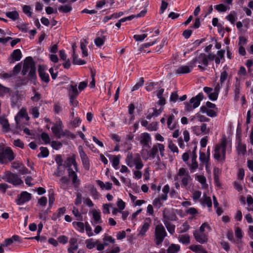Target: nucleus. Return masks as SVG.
I'll return each mask as SVG.
<instances>
[{
	"label": "nucleus",
	"mask_w": 253,
	"mask_h": 253,
	"mask_svg": "<svg viewBox=\"0 0 253 253\" xmlns=\"http://www.w3.org/2000/svg\"><path fill=\"white\" fill-rule=\"evenodd\" d=\"M226 145L227 140L224 136L221 138L220 143L215 146L213 155L215 159L218 161L221 159L222 162L225 161Z\"/></svg>",
	"instance_id": "obj_1"
},
{
	"label": "nucleus",
	"mask_w": 253,
	"mask_h": 253,
	"mask_svg": "<svg viewBox=\"0 0 253 253\" xmlns=\"http://www.w3.org/2000/svg\"><path fill=\"white\" fill-rule=\"evenodd\" d=\"M36 67L35 62L31 57H28L26 58L23 65L22 74L25 76L29 72L28 76L31 79H35L36 76Z\"/></svg>",
	"instance_id": "obj_2"
},
{
	"label": "nucleus",
	"mask_w": 253,
	"mask_h": 253,
	"mask_svg": "<svg viewBox=\"0 0 253 253\" xmlns=\"http://www.w3.org/2000/svg\"><path fill=\"white\" fill-rule=\"evenodd\" d=\"M15 158V155L9 147L0 146V164H6Z\"/></svg>",
	"instance_id": "obj_3"
},
{
	"label": "nucleus",
	"mask_w": 253,
	"mask_h": 253,
	"mask_svg": "<svg viewBox=\"0 0 253 253\" xmlns=\"http://www.w3.org/2000/svg\"><path fill=\"white\" fill-rule=\"evenodd\" d=\"M2 179L14 186H18L23 183L21 178L17 174L12 173L9 170L5 171Z\"/></svg>",
	"instance_id": "obj_4"
},
{
	"label": "nucleus",
	"mask_w": 253,
	"mask_h": 253,
	"mask_svg": "<svg viewBox=\"0 0 253 253\" xmlns=\"http://www.w3.org/2000/svg\"><path fill=\"white\" fill-rule=\"evenodd\" d=\"M167 236V233L164 226L162 224L157 225L155 227L154 233L155 244L157 246L162 244Z\"/></svg>",
	"instance_id": "obj_5"
},
{
	"label": "nucleus",
	"mask_w": 253,
	"mask_h": 253,
	"mask_svg": "<svg viewBox=\"0 0 253 253\" xmlns=\"http://www.w3.org/2000/svg\"><path fill=\"white\" fill-rule=\"evenodd\" d=\"M196 63L199 64V69L202 71H205L206 69V67L209 65L208 55L205 53H201L190 62V64L194 67Z\"/></svg>",
	"instance_id": "obj_6"
},
{
	"label": "nucleus",
	"mask_w": 253,
	"mask_h": 253,
	"mask_svg": "<svg viewBox=\"0 0 253 253\" xmlns=\"http://www.w3.org/2000/svg\"><path fill=\"white\" fill-rule=\"evenodd\" d=\"M178 177L181 178V183L185 187L187 186L189 182L192 180L188 171L183 168L179 169L177 175L174 177V180H178Z\"/></svg>",
	"instance_id": "obj_7"
},
{
	"label": "nucleus",
	"mask_w": 253,
	"mask_h": 253,
	"mask_svg": "<svg viewBox=\"0 0 253 253\" xmlns=\"http://www.w3.org/2000/svg\"><path fill=\"white\" fill-rule=\"evenodd\" d=\"M163 221L164 222V224H165L166 227L167 228L168 231L171 234L173 235L175 232V225L171 224L170 222L169 221V220H175L176 218V216L175 215H173L171 216L170 217H169L167 215L166 213V210H164L163 213Z\"/></svg>",
	"instance_id": "obj_8"
},
{
	"label": "nucleus",
	"mask_w": 253,
	"mask_h": 253,
	"mask_svg": "<svg viewBox=\"0 0 253 253\" xmlns=\"http://www.w3.org/2000/svg\"><path fill=\"white\" fill-rule=\"evenodd\" d=\"M158 150L160 151V155L162 157L165 155V146L163 144L161 143H156L153 145L152 148L148 152V155L150 158L154 159L157 155L158 156ZM159 158V157H158Z\"/></svg>",
	"instance_id": "obj_9"
},
{
	"label": "nucleus",
	"mask_w": 253,
	"mask_h": 253,
	"mask_svg": "<svg viewBox=\"0 0 253 253\" xmlns=\"http://www.w3.org/2000/svg\"><path fill=\"white\" fill-rule=\"evenodd\" d=\"M78 151L84 168L86 170H88L90 168V164L87 155L84 152L82 146H79L78 147Z\"/></svg>",
	"instance_id": "obj_10"
},
{
	"label": "nucleus",
	"mask_w": 253,
	"mask_h": 253,
	"mask_svg": "<svg viewBox=\"0 0 253 253\" xmlns=\"http://www.w3.org/2000/svg\"><path fill=\"white\" fill-rule=\"evenodd\" d=\"M63 125L60 120H59L51 127L53 133L57 138H60L63 136V132H64V131L63 130Z\"/></svg>",
	"instance_id": "obj_11"
},
{
	"label": "nucleus",
	"mask_w": 253,
	"mask_h": 253,
	"mask_svg": "<svg viewBox=\"0 0 253 253\" xmlns=\"http://www.w3.org/2000/svg\"><path fill=\"white\" fill-rule=\"evenodd\" d=\"M31 194L26 191H23L18 196L16 203L18 205H22L31 199Z\"/></svg>",
	"instance_id": "obj_12"
},
{
	"label": "nucleus",
	"mask_w": 253,
	"mask_h": 253,
	"mask_svg": "<svg viewBox=\"0 0 253 253\" xmlns=\"http://www.w3.org/2000/svg\"><path fill=\"white\" fill-rule=\"evenodd\" d=\"M193 235L195 240L201 244L206 243L208 241L207 235L205 233L197 230L194 232Z\"/></svg>",
	"instance_id": "obj_13"
},
{
	"label": "nucleus",
	"mask_w": 253,
	"mask_h": 253,
	"mask_svg": "<svg viewBox=\"0 0 253 253\" xmlns=\"http://www.w3.org/2000/svg\"><path fill=\"white\" fill-rule=\"evenodd\" d=\"M68 176L71 178L72 183L75 188L78 187L80 184V180L75 171H74L71 168L68 169Z\"/></svg>",
	"instance_id": "obj_14"
},
{
	"label": "nucleus",
	"mask_w": 253,
	"mask_h": 253,
	"mask_svg": "<svg viewBox=\"0 0 253 253\" xmlns=\"http://www.w3.org/2000/svg\"><path fill=\"white\" fill-rule=\"evenodd\" d=\"M22 56V53L19 49L14 50L9 57V63L12 64L20 60Z\"/></svg>",
	"instance_id": "obj_15"
},
{
	"label": "nucleus",
	"mask_w": 253,
	"mask_h": 253,
	"mask_svg": "<svg viewBox=\"0 0 253 253\" xmlns=\"http://www.w3.org/2000/svg\"><path fill=\"white\" fill-rule=\"evenodd\" d=\"M39 76L42 82L47 84L49 82V76L47 73L45 71L44 66L40 65L38 69Z\"/></svg>",
	"instance_id": "obj_16"
},
{
	"label": "nucleus",
	"mask_w": 253,
	"mask_h": 253,
	"mask_svg": "<svg viewBox=\"0 0 253 253\" xmlns=\"http://www.w3.org/2000/svg\"><path fill=\"white\" fill-rule=\"evenodd\" d=\"M139 141L141 145L144 147H147L149 145V143L151 141V136L147 132L142 133L140 136Z\"/></svg>",
	"instance_id": "obj_17"
},
{
	"label": "nucleus",
	"mask_w": 253,
	"mask_h": 253,
	"mask_svg": "<svg viewBox=\"0 0 253 253\" xmlns=\"http://www.w3.org/2000/svg\"><path fill=\"white\" fill-rule=\"evenodd\" d=\"M203 93L200 92L196 96L190 99V103L193 104V108L195 109L200 105V102L203 99Z\"/></svg>",
	"instance_id": "obj_18"
},
{
	"label": "nucleus",
	"mask_w": 253,
	"mask_h": 253,
	"mask_svg": "<svg viewBox=\"0 0 253 253\" xmlns=\"http://www.w3.org/2000/svg\"><path fill=\"white\" fill-rule=\"evenodd\" d=\"M196 153H194V154H192L191 164H187L188 167H189V169L190 170L191 172H194L195 171V170L198 168L199 165L196 161Z\"/></svg>",
	"instance_id": "obj_19"
},
{
	"label": "nucleus",
	"mask_w": 253,
	"mask_h": 253,
	"mask_svg": "<svg viewBox=\"0 0 253 253\" xmlns=\"http://www.w3.org/2000/svg\"><path fill=\"white\" fill-rule=\"evenodd\" d=\"M151 223V219L150 218H146L140 229V230L139 232V235L141 236H144L145 235L146 232L149 229Z\"/></svg>",
	"instance_id": "obj_20"
},
{
	"label": "nucleus",
	"mask_w": 253,
	"mask_h": 253,
	"mask_svg": "<svg viewBox=\"0 0 253 253\" xmlns=\"http://www.w3.org/2000/svg\"><path fill=\"white\" fill-rule=\"evenodd\" d=\"M194 67L192 64L189 63V66H182L178 68L176 70V73L178 74H187L191 72Z\"/></svg>",
	"instance_id": "obj_21"
},
{
	"label": "nucleus",
	"mask_w": 253,
	"mask_h": 253,
	"mask_svg": "<svg viewBox=\"0 0 253 253\" xmlns=\"http://www.w3.org/2000/svg\"><path fill=\"white\" fill-rule=\"evenodd\" d=\"M174 119L175 116L173 114L170 115L168 119V127L170 130H173L176 127L177 124L174 121Z\"/></svg>",
	"instance_id": "obj_22"
},
{
	"label": "nucleus",
	"mask_w": 253,
	"mask_h": 253,
	"mask_svg": "<svg viewBox=\"0 0 253 253\" xmlns=\"http://www.w3.org/2000/svg\"><path fill=\"white\" fill-rule=\"evenodd\" d=\"M189 249L196 253H208V252L200 245H191Z\"/></svg>",
	"instance_id": "obj_23"
},
{
	"label": "nucleus",
	"mask_w": 253,
	"mask_h": 253,
	"mask_svg": "<svg viewBox=\"0 0 253 253\" xmlns=\"http://www.w3.org/2000/svg\"><path fill=\"white\" fill-rule=\"evenodd\" d=\"M70 247L68 249L69 253H74V251L77 250L78 246L77 240L75 238H71L70 240Z\"/></svg>",
	"instance_id": "obj_24"
},
{
	"label": "nucleus",
	"mask_w": 253,
	"mask_h": 253,
	"mask_svg": "<svg viewBox=\"0 0 253 253\" xmlns=\"http://www.w3.org/2000/svg\"><path fill=\"white\" fill-rule=\"evenodd\" d=\"M199 159L201 163L205 164L206 168L207 169L208 165L210 160V154L206 155L205 153L200 152Z\"/></svg>",
	"instance_id": "obj_25"
},
{
	"label": "nucleus",
	"mask_w": 253,
	"mask_h": 253,
	"mask_svg": "<svg viewBox=\"0 0 253 253\" xmlns=\"http://www.w3.org/2000/svg\"><path fill=\"white\" fill-rule=\"evenodd\" d=\"M25 117H28L27 112L25 109L22 108L20 111L18 113L17 115L15 117V120L17 123V124H19V119L21 118H24Z\"/></svg>",
	"instance_id": "obj_26"
},
{
	"label": "nucleus",
	"mask_w": 253,
	"mask_h": 253,
	"mask_svg": "<svg viewBox=\"0 0 253 253\" xmlns=\"http://www.w3.org/2000/svg\"><path fill=\"white\" fill-rule=\"evenodd\" d=\"M69 179L67 176H62L59 180V183L60 184L61 188L66 189L69 184Z\"/></svg>",
	"instance_id": "obj_27"
},
{
	"label": "nucleus",
	"mask_w": 253,
	"mask_h": 253,
	"mask_svg": "<svg viewBox=\"0 0 253 253\" xmlns=\"http://www.w3.org/2000/svg\"><path fill=\"white\" fill-rule=\"evenodd\" d=\"M97 183L102 189H105L106 190H111L112 188V184L109 182L104 183L102 181L98 180L97 181Z\"/></svg>",
	"instance_id": "obj_28"
},
{
	"label": "nucleus",
	"mask_w": 253,
	"mask_h": 253,
	"mask_svg": "<svg viewBox=\"0 0 253 253\" xmlns=\"http://www.w3.org/2000/svg\"><path fill=\"white\" fill-rule=\"evenodd\" d=\"M73 63L75 65H84L86 63L84 60L78 58V56L75 54V52L73 53Z\"/></svg>",
	"instance_id": "obj_29"
},
{
	"label": "nucleus",
	"mask_w": 253,
	"mask_h": 253,
	"mask_svg": "<svg viewBox=\"0 0 253 253\" xmlns=\"http://www.w3.org/2000/svg\"><path fill=\"white\" fill-rule=\"evenodd\" d=\"M178 241L183 244H188L190 243V237L188 234H185L178 237Z\"/></svg>",
	"instance_id": "obj_30"
},
{
	"label": "nucleus",
	"mask_w": 253,
	"mask_h": 253,
	"mask_svg": "<svg viewBox=\"0 0 253 253\" xmlns=\"http://www.w3.org/2000/svg\"><path fill=\"white\" fill-rule=\"evenodd\" d=\"M180 250V246L172 244L167 249L168 253H176Z\"/></svg>",
	"instance_id": "obj_31"
},
{
	"label": "nucleus",
	"mask_w": 253,
	"mask_h": 253,
	"mask_svg": "<svg viewBox=\"0 0 253 253\" xmlns=\"http://www.w3.org/2000/svg\"><path fill=\"white\" fill-rule=\"evenodd\" d=\"M73 226L76 229L81 233H84V224L82 222H73Z\"/></svg>",
	"instance_id": "obj_32"
},
{
	"label": "nucleus",
	"mask_w": 253,
	"mask_h": 253,
	"mask_svg": "<svg viewBox=\"0 0 253 253\" xmlns=\"http://www.w3.org/2000/svg\"><path fill=\"white\" fill-rule=\"evenodd\" d=\"M202 203L204 206H207L209 208L212 206V202L210 197H208L206 194H204L202 201Z\"/></svg>",
	"instance_id": "obj_33"
},
{
	"label": "nucleus",
	"mask_w": 253,
	"mask_h": 253,
	"mask_svg": "<svg viewBox=\"0 0 253 253\" xmlns=\"http://www.w3.org/2000/svg\"><path fill=\"white\" fill-rule=\"evenodd\" d=\"M72 165L74 166L75 171L76 172H78L79 169L75 159L73 157H69L67 159V165L69 168H70Z\"/></svg>",
	"instance_id": "obj_34"
},
{
	"label": "nucleus",
	"mask_w": 253,
	"mask_h": 253,
	"mask_svg": "<svg viewBox=\"0 0 253 253\" xmlns=\"http://www.w3.org/2000/svg\"><path fill=\"white\" fill-rule=\"evenodd\" d=\"M240 83L238 81V79H236V82L235 84V88L234 90V98L236 100L239 99V94H240Z\"/></svg>",
	"instance_id": "obj_35"
},
{
	"label": "nucleus",
	"mask_w": 253,
	"mask_h": 253,
	"mask_svg": "<svg viewBox=\"0 0 253 253\" xmlns=\"http://www.w3.org/2000/svg\"><path fill=\"white\" fill-rule=\"evenodd\" d=\"M6 16L13 20H16L19 17V14L16 11L7 12L5 13Z\"/></svg>",
	"instance_id": "obj_36"
},
{
	"label": "nucleus",
	"mask_w": 253,
	"mask_h": 253,
	"mask_svg": "<svg viewBox=\"0 0 253 253\" xmlns=\"http://www.w3.org/2000/svg\"><path fill=\"white\" fill-rule=\"evenodd\" d=\"M69 91L70 96H77L79 94L77 85H71L69 87Z\"/></svg>",
	"instance_id": "obj_37"
},
{
	"label": "nucleus",
	"mask_w": 253,
	"mask_h": 253,
	"mask_svg": "<svg viewBox=\"0 0 253 253\" xmlns=\"http://www.w3.org/2000/svg\"><path fill=\"white\" fill-rule=\"evenodd\" d=\"M226 18L228 21H230L231 24H234L237 19L236 13L234 11H231L229 15L226 16Z\"/></svg>",
	"instance_id": "obj_38"
},
{
	"label": "nucleus",
	"mask_w": 253,
	"mask_h": 253,
	"mask_svg": "<svg viewBox=\"0 0 253 253\" xmlns=\"http://www.w3.org/2000/svg\"><path fill=\"white\" fill-rule=\"evenodd\" d=\"M41 152L38 155V157L46 158L49 155V151L46 147H41Z\"/></svg>",
	"instance_id": "obj_39"
},
{
	"label": "nucleus",
	"mask_w": 253,
	"mask_h": 253,
	"mask_svg": "<svg viewBox=\"0 0 253 253\" xmlns=\"http://www.w3.org/2000/svg\"><path fill=\"white\" fill-rule=\"evenodd\" d=\"M58 10L60 12L68 13L72 10V7L70 4L61 5L58 8Z\"/></svg>",
	"instance_id": "obj_40"
},
{
	"label": "nucleus",
	"mask_w": 253,
	"mask_h": 253,
	"mask_svg": "<svg viewBox=\"0 0 253 253\" xmlns=\"http://www.w3.org/2000/svg\"><path fill=\"white\" fill-rule=\"evenodd\" d=\"M235 236L237 239L238 242H241V239L243 237L242 232L241 229L239 227H236L235 230Z\"/></svg>",
	"instance_id": "obj_41"
},
{
	"label": "nucleus",
	"mask_w": 253,
	"mask_h": 253,
	"mask_svg": "<svg viewBox=\"0 0 253 253\" xmlns=\"http://www.w3.org/2000/svg\"><path fill=\"white\" fill-rule=\"evenodd\" d=\"M93 217L95 223L97 224L99 222H101L100 213L96 211H93Z\"/></svg>",
	"instance_id": "obj_42"
},
{
	"label": "nucleus",
	"mask_w": 253,
	"mask_h": 253,
	"mask_svg": "<svg viewBox=\"0 0 253 253\" xmlns=\"http://www.w3.org/2000/svg\"><path fill=\"white\" fill-rule=\"evenodd\" d=\"M30 113L31 114L34 118H38L39 117V111L38 107H34L30 110Z\"/></svg>",
	"instance_id": "obj_43"
},
{
	"label": "nucleus",
	"mask_w": 253,
	"mask_h": 253,
	"mask_svg": "<svg viewBox=\"0 0 253 253\" xmlns=\"http://www.w3.org/2000/svg\"><path fill=\"white\" fill-rule=\"evenodd\" d=\"M0 123L2 125L3 128L6 129H9V125L7 119L4 118L0 117Z\"/></svg>",
	"instance_id": "obj_44"
},
{
	"label": "nucleus",
	"mask_w": 253,
	"mask_h": 253,
	"mask_svg": "<svg viewBox=\"0 0 253 253\" xmlns=\"http://www.w3.org/2000/svg\"><path fill=\"white\" fill-rule=\"evenodd\" d=\"M72 212L74 216L77 218V219L78 220H81L82 219L83 216L77 208L73 207Z\"/></svg>",
	"instance_id": "obj_45"
},
{
	"label": "nucleus",
	"mask_w": 253,
	"mask_h": 253,
	"mask_svg": "<svg viewBox=\"0 0 253 253\" xmlns=\"http://www.w3.org/2000/svg\"><path fill=\"white\" fill-rule=\"evenodd\" d=\"M120 155L114 156V158H113V159L112 160V166L116 169H117V167L119 165V163H120Z\"/></svg>",
	"instance_id": "obj_46"
},
{
	"label": "nucleus",
	"mask_w": 253,
	"mask_h": 253,
	"mask_svg": "<svg viewBox=\"0 0 253 253\" xmlns=\"http://www.w3.org/2000/svg\"><path fill=\"white\" fill-rule=\"evenodd\" d=\"M214 8L218 12H225L227 7L223 4H219L214 6Z\"/></svg>",
	"instance_id": "obj_47"
},
{
	"label": "nucleus",
	"mask_w": 253,
	"mask_h": 253,
	"mask_svg": "<svg viewBox=\"0 0 253 253\" xmlns=\"http://www.w3.org/2000/svg\"><path fill=\"white\" fill-rule=\"evenodd\" d=\"M228 76V74L226 71L222 72L220 76V84H223L225 80H227Z\"/></svg>",
	"instance_id": "obj_48"
},
{
	"label": "nucleus",
	"mask_w": 253,
	"mask_h": 253,
	"mask_svg": "<svg viewBox=\"0 0 253 253\" xmlns=\"http://www.w3.org/2000/svg\"><path fill=\"white\" fill-rule=\"evenodd\" d=\"M41 137L45 144H48L50 143V139L47 133L45 132H42L41 135Z\"/></svg>",
	"instance_id": "obj_49"
},
{
	"label": "nucleus",
	"mask_w": 253,
	"mask_h": 253,
	"mask_svg": "<svg viewBox=\"0 0 253 253\" xmlns=\"http://www.w3.org/2000/svg\"><path fill=\"white\" fill-rule=\"evenodd\" d=\"M31 8L29 5H24L23 6V11L28 16H32V12L31 11Z\"/></svg>",
	"instance_id": "obj_50"
},
{
	"label": "nucleus",
	"mask_w": 253,
	"mask_h": 253,
	"mask_svg": "<svg viewBox=\"0 0 253 253\" xmlns=\"http://www.w3.org/2000/svg\"><path fill=\"white\" fill-rule=\"evenodd\" d=\"M196 179L203 185L206 184V178L203 175H198L196 176Z\"/></svg>",
	"instance_id": "obj_51"
},
{
	"label": "nucleus",
	"mask_w": 253,
	"mask_h": 253,
	"mask_svg": "<svg viewBox=\"0 0 253 253\" xmlns=\"http://www.w3.org/2000/svg\"><path fill=\"white\" fill-rule=\"evenodd\" d=\"M33 92H34L35 95L31 98V99L34 102H38L41 99V95L40 93L37 92L35 89H33Z\"/></svg>",
	"instance_id": "obj_52"
},
{
	"label": "nucleus",
	"mask_w": 253,
	"mask_h": 253,
	"mask_svg": "<svg viewBox=\"0 0 253 253\" xmlns=\"http://www.w3.org/2000/svg\"><path fill=\"white\" fill-rule=\"evenodd\" d=\"M169 148L173 152H178L177 147L171 140L169 141Z\"/></svg>",
	"instance_id": "obj_53"
},
{
	"label": "nucleus",
	"mask_w": 253,
	"mask_h": 253,
	"mask_svg": "<svg viewBox=\"0 0 253 253\" xmlns=\"http://www.w3.org/2000/svg\"><path fill=\"white\" fill-rule=\"evenodd\" d=\"M147 36V34H142V35H135L133 36V38L136 41H142L144 40Z\"/></svg>",
	"instance_id": "obj_54"
},
{
	"label": "nucleus",
	"mask_w": 253,
	"mask_h": 253,
	"mask_svg": "<svg viewBox=\"0 0 253 253\" xmlns=\"http://www.w3.org/2000/svg\"><path fill=\"white\" fill-rule=\"evenodd\" d=\"M157 125V122H153L148 126L147 129L149 131H156L158 129Z\"/></svg>",
	"instance_id": "obj_55"
},
{
	"label": "nucleus",
	"mask_w": 253,
	"mask_h": 253,
	"mask_svg": "<svg viewBox=\"0 0 253 253\" xmlns=\"http://www.w3.org/2000/svg\"><path fill=\"white\" fill-rule=\"evenodd\" d=\"M86 247L88 249H92L95 247L96 243L92 242V239H87L85 241Z\"/></svg>",
	"instance_id": "obj_56"
},
{
	"label": "nucleus",
	"mask_w": 253,
	"mask_h": 253,
	"mask_svg": "<svg viewBox=\"0 0 253 253\" xmlns=\"http://www.w3.org/2000/svg\"><path fill=\"white\" fill-rule=\"evenodd\" d=\"M62 146V143L59 141H53L51 142V146L53 149L58 150Z\"/></svg>",
	"instance_id": "obj_57"
},
{
	"label": "nucleus",
	"mask_w": 253,
	"mask_h": 253,
	"mask_svg": "<svg viewBox=\"0 0 253 253\" xmlns=\"http://www.w3.org/2000/svg\"><path fill=\"white\" fill-rule=\"evenodd\" d=\"M144 84V80L143 78H140L138 83H137L136 84H135L132 87V91H135L137 90L140 86H141Z\"/></svg>",
	"instance_id": "obj_58"
},
{
	"label": "nucleus",
	"mask_w": 253,
	"mask_h": 253,
	"mask_svg": "<svg viewBox=\"0 0 253 253\" xmlns=\"http://www.w3.org/2000/svg\"><path fill=\"white\" fill-rule=\"evenodd\" d=\"M47 200L45 197H42L38 200V204L42 207H45L46 205Z\"/></svg>",
	"instance_id": "obj_59"
},
{
	"label": "nucleus",
	"mask_w": 253,
	"mask_h": 253,
	"mask_svg": "<svg viewBox=\"0 0 253 253\" xmlns=\"http://www.w3.org/2000/svg\"><path fill=\"white\" fill-rule=\"evenodd\" d=\"M18 170L19 173L22 174H25L29 172V170L22 164H21Z\"/></svg>",
	"instance_id": "obj_60"
},
{
	"label": "nucleus",
	"mask_w": 253,
	"mask_h": 253,
	"mask_svg": "<svg viewBox=\"0 0 253 253\" xmlns=\"http://www.w3.org/2000/svg\"><path fill=\"white\" fill-rule=\"evenodd\" d=\"M202 193L200 191H195L193 193L192 198L194 201H196L200 199Z\"/></svg>",
	"instance_id": "obj_61"
},
{
	"label": "nucleus",
	"mask_w": 253,
	"mask_h": 253,
	"mask_svg": "<svg viewBox=\"0 0 253 253\" xmlns=\"http://www.w3.org/2000/svg\"><path fill=\"white\" fill-rule=\"evenodd\" d=\"M238 150L239 154L244 155L246 152V145L239 144L238 146Z\"/></svg>",
	"instance_id": "obj_62"
},
{
	"label": "nucleus",
	"mask_w": 253,
	"mask_h": 253,
	"mask_svg": "<svg viewBox=\"0 0 253 253\" xmlns=\"http://www.w3.org/2000/svg\"><path fill=\"white\" fill-rule=\"evenodd\" d=\"M13 144L15 146L18 147L22 149L24 147V143L19 139L15 140L13 142Z\"/></svg>",
	"instance_id": "obj_63"
},
{
	"label": "nucleus",
	"mask_w": 253,
	"mask_h": 253,
	"mask_svg": "<svg viewBox=\"0 0 253 253\" xmlns=\"http://www.w3.org/2000/svg\"><path fill=\"white\" fill-rule=\"evenodd\" d=\"M95 44L97 46H101L104 43V40L100 37L96 38L94 40Z\"/></svg>",
	"instance_id": "obj_64"
}]
</instances>
